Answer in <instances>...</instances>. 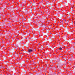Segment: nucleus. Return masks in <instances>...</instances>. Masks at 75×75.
I'll use <instances>...</instances> for the list:
<instances>
[{
    "label": "nucleus",
    "instance_id": "f257e3e1",
    "mask_svg": "<svg viewBox=\"0 0 75 75\" xmlns=\"http://www.w3.org/2000/svg\"><path fill=\"white\" fill-rule=\"evenodd\" d=\"M28 52L29 53H30V52H33V50L32 49H29L28 50Z\"/></svg>",
    "mask_w": 75,
    "mask_h": 75
},
{
    "label": "nucleus",
    "instance_id": "7ed1b4c3",
    "mask_svg": "<svg viewBox=\"0 0 75 75\" xmlns=\"http://www.w3.org/2000/svg\"><path fill=\"white\" fill-rule=\"evenodd\" d=\"M30 75H33V74H31V73H30Z\"/></svg>",
    "mask_w": 75,
    "mask_h": 75
},
{
    "label": "nucleus",
    "instance_id": "f03ea898",
    "mask_svg": "<svg viewBox=\"0 0 75 75\" xmlns=\"http://www.w3.org/2000/svg\"><path fill=\"white\" fill-rule=\"evenodd\" d=\"M59 50H62V49L61 48H59Z\"/></svg>",
    "mask_w": 75,
    "mask_h": 75
}]
</instances>
